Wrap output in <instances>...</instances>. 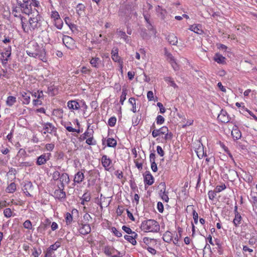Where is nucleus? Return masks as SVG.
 <instances>
[{"instance_id":"obj_1","label":"nucleus","mask_w":257,"mask_h":257,"mask_svg":"<svg viewBox=\"0 0 257 257\" xmlns=\"http://www.w3.org/2000/svg\"><path fill=\"white\" fill-rule=\"evenodd\" d=\"M43 19L38 11L30 17L28 22L26 18H22V26L25 33L38 32L41 30Z\"/></svg>"},{"instance_id":"obj_2","label":"nucleus","mask_w":257,"mask_h":257,"mask_svg":"<svg viewBox=\"0 0 257 257\" xmlns=\"http://www.w3.org/2000/svg\"><path fill=\"white\" fill-rule=\"evenodd\" d=\"M34 50H27L26 53L30 57L38 58L44 62L47 61L45 49L40 47L36 43L33 44Z\"/></svg>"},{"instance_id":"obj_3","label":"nucleus","mask_w":257,"mask_h":257,"mask_svg":"<svg viewBox=\"0 0 257 257\" xmlns=\"http://www.w3.org/2000/svg\"><path fill=\"white\" fill-rule=\"evenodd\" d=\"M141 229L145 232H157L160 230L159 223L154 219H148L143 221L141 225Z\"/></svg>"},{"instance_id":"obj_4","label":"nucleus","mask_w":257,"mask_h":257,"mask_svg":"<svg viewBox=\"0 0 257 257\" xmlns=\"http://www.w3.org/2000/svg\"><path fill=\"white\" fill-rule=\"evenodd\" d=\"M63 43L69 49H74L75 47V41L71 37L65 35L63 38Z\"/></svg>"},{"instance_id":"obj_5","label":"nucleus","mask_w":257,"mask_h":257,"mask_svg":"<svg viewBox=\"0 0 257 257\" xmlns=\"http://www.w3.org/2000/svg\"><path fill=\"white\" fill-rule=\"evenodd\" d=\"M51 154L50 153H43L37 159L36 164L41 166L45 164L50 160Z\"/></svg>"},{"instance_id":"obj_6","label":"nucleus","mask_w":257,"mask_h":257,"mask_svg":"<svg viewBox=\"0 0 257 257\" xmlns=\"http://www.w3.org/2000/svg\"><path fill=\"white\" fill-rule=\"evenodd\" d=\"M78 230L80 234L85 235L91 231V227L89 224L78 223Z\"/></svg>"},{"instance_id":"obj_7","label":"nucleus","mask_w":257,"mask_h":257,"mask_svg":"<svg viewBox=\"0 0 257 257\" xmlns=\"http://www.w3.org/2000/svg\"><path fill=\"white\" fill-rule=\"evenodd\" d=\"M44 134L46 133L53 134L56 133V128L50 122L44 123L43 124Z\"/></svg>"},{"instance_id":"obj_8","label":"nucleus","mask_w":257,"mask_h":257,"mask_svg":"<svg viewBox=\"0 0 257 257\" xmlns=\"http://www.w3.org/2000/svg\"><path fill=\"white\" fill-rule=\"evenodd\" d=\"M64 188L58 186V189H56L54 192V197L60 200L64 199L66 197L65 192L63 191Z\"/></svg>"},{"instance_id":"obj_9","label":"nucleus","mask_w":257,"mask_h":257,"mask_svg":"<svg viewBox=\"0 0 257 257\" xmlns=\"http://www.w3.org/2000/svg\"><path fill=\"white\" fill-rule=\"evenodd\" d=\"M217 119L219 121L223 123H227L229 121V117L227 112L223 109L220 111L218 115Z\"/></svg>"},{"instance_id":"obj_10","label":"nucleus","mask_w":257,"mask_h":257,"mask_svg":"<svg viewBox=\"0 0 257 257\" xmlns=\"http://www.w3.org/2000/svg\"><path fill=\"white\" fill-rule=\"evenodd\" d=\"M32 2L30 1L26 4L23 5V6H21L20 8L22 12V13L29 15L32 13Z\"/></svg>"},{"instance_id":"obj_11","label":"nucleus","mask_w":257,"mask_h":257,"mask_svg":"<svg viewBox=\"0 0 257 257\" xmlns=\"http://www.w3.org/2000/svg\"><path fill=\"white\" fill-rule=\"evenodd\" d=\"M118 49L117 47H113L111 50V58L115 62H118L122 65V61H120V57L118 55Z\"/></svg>"},{"instance_id":"obj_12","label":"nucleus","mask_w":257,"mask_h":257,"mask_svg":"<svg viewBox=\"0 0 257 257\" xmlns=\"http://www.w3.org/2000/svg\"><path fill=\"white\" fill-rule=\"evenodd\" d=\"M67 104L68 108L71 111L77 110L81 107V104L76 100H69Z\"/></svg>"},{"instance_id":"obj_13","label":"nucleus","mask_w":257,"mask_h":257,"mask_svg":"<svg viewBox=\"0 0 257 257\" xmlns=\"http://www.w3.org/2000/svg\"><path fill=\"white\" fill-rule=\"evenodd\" d=\"M231 136L235 140H238L241 137V133L237 125H235L233 126Z\"/></svg>"},{"instance_id":"obj_14","label":"nucleus","mask_w":257,"mask_h":257,"mask_svg":"<svg viewBox=\"0 0 257 257\" xmlns=\"http://www.w3.org/2000/svg\"><path fill=\"white\" fill-rule=\"evenodd\" d=\"M189 30L199 35H202L204 33V32L202 29V26L199 24H194L190 25Z\"/></svg>"},{"instance_id":"obj_15","label":"nucleus","mask_w":257,"mask_h":257,"mask_svg":"<svg viewBox=\"0 0 257 257\" xmlns=\"http://www.w3.org/2000/svg\"><path fill=\"white\" fill-rule=\"evenodd\" d=\"M112 161L106 155H103L101 158V164L106 170H108Z\"/></svg>"},{"instance_id":"obj_16","label":"nucleus","mask_w":257,"mask_h":257,"mask_svg":"<svg viewBox=\"0 0 257 257\" xmlns=\"http://www.w3.org/2000/svg\"><path fill=\"white\" fill-rule=\"evenodd\" d=\"M69 175L66 173H62L59 179V181L60 182V185L59 186H61L62 188H64L65 184H68L69 183Z\"/></svg>"},{"instance_id":"obj_17","label":"nucleus","mask_w":257,"mask_h":257,"mask_svg":"<svg viewBox=\"0 0 257 257\" xmlns=\"http://www.w3.org/2000/svg\"><path fill=\"white\" fill-rule=\"evenodd\" d=\"M144 182L148 185H151L154 183V178L150 172H146L145 173Z\"/></svg>"},{"instance_id":"obj_18","label":"nucleus","mask_w":257,"mask_h":257,"mask_svg":"<svg viewBox=\"0 0 257 257\" xmlns=\"http://www.w3.org/2000/svg\"><path fill=\"white\" fill-rule=\"evenodd\" d=\"M84 179V173L82 171L77 172L74 177V182L76 183L79 184L81 183Z\"/></svg>"},{"instance_id":"obj_19","label":"nucleus","mask_w":257,"mask_h":257,"mask_svg":"<svg viewBox=\"0 0 257 257\" xmlns=\"http://www.w3.org/2000/svg\"><path fill=\"white\" fill-rule=\"evenodd\" d=\"M213 60L218 64H224L226 63V58L221 54L216 53L213 57Z\"/></svg>"},{"instance_id":"obj_20","label":"nucleus","mask_w":257,"mask_h":257,"mask_svg":"<svg viewBox=\"0 0 257 257\" xmlns=\"http://www.w3.org/2000/svg\"><path fill=\"white\" fill-rule=\"evenodd\" d=\"M116 33L118 37L120 39H122L126 43H129L130 42V38L126 35L125 32L117 29Z\"/></svg>"},{"instance_id":"obj_21","label":"nucleus","mask_w":257,"mask_h":257,"mask_svg":"<svg viewBox=\"0 0 257 257\" xmlns=\"http://www.w3.org/2000/svg\"><path fill=\"white\" fill-rule=\"evenodd\" d=\"M92 67L98 68L101 63V60L98 57H92L89 61Z\"/></svg>"},{"instance_id":"obj_22","label":"nucleus","mask_w":257,"mask_h":257,"mask_svg":"<svg viewBox=\"0 0 257 257\" xmlns=\"http://www.w3.org/2000/svg\"><path fill=\"white\" fill-rule=\"evenodd\" d=\"M22 97L23 98V103L24 104H29L30 102V92H27L22 91L21 92Z\"/></svg>"},{"instance_id":"obj_23","label":"nucleus","mask_w":257,"mask_h":257,"mask_svg":"<svg viewBox=\"0 0 257 257\" xmlns=\"http://www.w3.org/2000/svg\"><path fill=\"white\" fill-rule=\"evenodd\" d=\"M126 3L127 6V9L128 10L133 11L136 9L137 7V0H128Z\"/></svg>"},{"instance_id":"obj_24","label":"nucleus","mask_w":257,"mask_h":257,"mask_svg":"<svg viewBox=\"0 0 257 257\" xmlns=\"http://www.w3.org/2000/svg\"><path fill=\"white\" fill-rule=\"evenodd\" d=\"M163 240L167 243H170L173 239L172 233L169 231L164 233L163 236Z\"/></svg>"},{"instance_id":"obj_25","label":"nucleus","mask_w":257,"mask_h":257,"mask_svg":"<svg viewBox=\"0 0 257 257\" xmlns=\"http://www.w3.org/2000/svg\"><path fill=\"white\" fill-rule=\"evenodd\" d=\"M167 40L169 43L172 45H176L178 43L177 37L174 34H169L167 37Z\"/></svg>"},{"instance_id":"obj_26","label":"nucleus","mask_w":257,"mask_h":257,"mask_svg":"<svg viewBox=\"0 0 257 257\" xmlns=\"http://www.w3.org/2000/svg\"><path fill=\"white\" fill-rule=\"evenodd\" d=\"M242 220V217L239 213H237L235 214L234 218L233 220V223L235 227H238L241 224Z\"/></svg>"},{"instance_id":"obj_27","label":"nucleus","mask_w":257,"mask_h":257,"mask_svg":"<svg viewBox=\"0 0 257 257\" xmlns=\"http://www.w3.org/2000/svg\"><path fill=\"white\" fill-rule=\"evenodd\" d=\"M93 133V131L92 130L91 131H86L84 134L80 135L79 140L80 141H82L86 139L87 138H88L89 137H91V135Z\"/></svg>"},{"instance_id":"obj_28","label":"nucleus","mask_w":257,"mask_h":257,"mask_svg":"<svg viewBox=\"0 0 257 257\" xmlns=\"http://www.w3.org/2000/svg\"><path fill=\"white\" fill-rule=\"evenodd\" d=\"M61 246V243L59 241H56L55 243L51 245L47 249L54 253L56 250Z\"/></svg>"},{"instance_id":"obj_29","label":"nucleus","mask_w":257,"mask_h":257,"mask_svg":"<svg viewBox=\"0 0 257 257\" xmlns=\"http://www.w3.org/2000/svg\"><path fill=\"white\" fill-rule=\"evenodd\" d=\"M16 101L17 99L16 97L9 96L7 98L6 103L8 106H12L16 102Z\"/></svg>"},{"instance_id":"obj_30","label":"nucleus","mask_w":257,"mask_h":257,"mask_svg":"<svg viewBox=\"0 0 257 257\" xmlns=\"http://www.w3.org/2000/svg\"><path fill=\"white\" fill-rule=\"evenodd\" d=\"M107 146L108 147L115 148L117 145L116 141L113 139L109 138L106 140Z\"/></svg>"},{"instance_id":"obj_31","label":"nucleus","mask_w":257,"mask_h":257,"mask_svg":"<svg viewBox=\"0 0 257 257\" xmlns=\"http://www.w3.org/2000/svg\"><path fill=\"white\" fill-rule=\"evenodd\" d=\"M16 190V184L13 182L8 185L6 191L9 193H13Z\"/></svg>"},{"instance_id":"obj_32","label":"nucleus","mask_w":257,"mask_h":257,"mask_svg":"<svg viewBox=\"0 0 257 257\" xmlns=\"http://www.w3.org/2000/svg\"><path fill=\"white\" fill-rule=\"evenodd\" d=\"M158 187L160 188V191L159 193L160 196L167 192L166 190V184L164 182L160 183Z\"/></svg>"},{"instance_id":"obj_33","label":"nucleus","mask_w":257,"mask_h":257,"mask_svg":"<svg viewBox=\"0 0 257 257\" xmlns=\"http://www.w3.org/2000/svg\"><path fill=\"white\" fill-rule=\"evenodd\" d=\"M50 17L51 18L53 19L54 21L60 19V17L58 12L56 10H53L51 11Z\"/></svg>"},{"instance_id":"obj_34","label":"nucleus","mask_w":257,"mask_h":257,"mask_svg":"<svg viewBox=\"0 0 257 257\" xmlns=\"http://www.w3.org/2000/svg\"><path fill=\"white\" fill-rule=\"evenodd\" d=\"M165 81L167 82L170 86L173 87L174 88H177L178 86L175 83L173 78L171 77H166L165 78Z\"/></svg>"},{"instance_id":"obj_35","label":"nucleus","mask_w":257,"mask_h":257,"mask_svg":"<svg viewBox=\"0 0 257 257\" xmlns=\"http://www.w3.org/2000/svg\"><path fill=\"white\" fill-rule=\"evenodd\" d=\"M164 135L165 136L163 138V140H164L165 143H167V142L171 141L173 138V134L172 132H169V131Z\"/></svg>"},{"instance_id":"obj_36","label":"nucleus","mask_w":257,"mask_h":257,"mask_svg":"<svg viewBox=\"0 0 257 257\" xmlns=\"http://www.w3.org/2000/svg\"><path fill=\"white\" fill-rule=\"evenodd\" d=\"M127 94V90L126 88L122 89V92L120 97V103L121 105L123 104L124 100L126 99V95Z\"/></svg>"},{"instance_id":"obj_37","label":"nucleus","mask_w":257,"mask_h":257,"mask_svg":"<svg viewBox=\"0 0 257 257\" xmlns=\"http://www.w3.org/2000/svg\"><path fill=\"white\" fill-rule=\"evenodd\" d=\"M65 221L67 225L70 224L73 220L72 215L69 212H67L65 214Z\"/></svg>"},{"instance_id":"obj_38","label":"nucleus","mask_w":257,"mask_h":257,"mask_svg":"<svg viewBox=\"0 0 257 257\" xmlns=\"http://www.w3.org/2000/svg\"><path fill=\"white\" fill-rule=\"evenodd\" d=\"M128 102L132 105L133 108L132 109V111L133 112H136L137 111V109L135 98L134 97H131L128 99Z\"/></svg>"},{"instance_id":"obj_39","label":"nucleus","mask_w":257,"mask_h":257,"mask_svg":"<svg viewBox=\"0 0 257 257\" xmlns=\"http://www.w3.org/2000/svg\"><path fill=\"white\" fill-rule=\"evenodd\" d=\"M54 25L59 30H61L63 27V23L61 19L54 21Z\"/></svg>"},{"instance_id":"obj_40","label":"nucleus","mask_w":257,"mask_h":257,"mask_svg":"<svg viewBox=\"0 0 257 257\" xmlns=\"http://www.w3.org/2000/svg\"><path fill=\"white\" fill-rule=\"evenodd\" d=\"M124 238L125 239L131 243L133 245H136L137 243L136 240L134 238L133 236H131L130 235H125L124 236Z\"/></svg>"},{"instance_id":"obj_41","label":"nucleus","mask_w":257,"mask_h":257,"mask_svg":"<svg viewBox=\"0 0 257 257\" xmlns=\"http://www.w3.org/2000/svg\"><path fill=\"white\" fill-rule=\"evenodd\" d=\"M86 143L89 145H95L96 144V141L93 139V134L91 137H89L86 140Z\"/></svg>"},{"instance_id":"obj_42","label":"nucleus","mask_w":257,"mask_h":257,"mask_svg":"<svg viewBox=\"0 0 257 257\" xmlns=\"http://www.w3.org/2000/svg\"><path fill=\"white\" fill-rule=\"evenodd\" d=\"M13 14L15 17L20 18L21 19V23L22 24V18H25L23 16H22L20 14H19V10L17 8H15L13 10Z\"/></svg>"},{"instance_id":"obj_43","label":"nucleus","mask_w":257,"mask_h":257,"mask_svg":"<svg viewBox=\"0 0 257 257\" xmlns=\"http://www.w3.org/2000/svg\"><path fill=\"white\" fill-rule=\"evenodd\" d=\"M81 199H83V200L85 201L86 202H89L91 199V196L90 193L88 191L86 192L83 194L82 197L80 198Z\"/></svg>"},{"instance_id":"obj_44","label":"nucleus","mask_w":257,"mask_h":257,"mask_svg":"<svg viewBox=\"0 0 257 257\" xmlns=\"http://www.w3.org/2000/svg\"><path fill=\"white\" fill-rule=\"evenodd\" d=\"M23 226L25 228L27 229H32V224L30 220H27L23 223Z\"/></svg>"},{"instance_id":"obj_45","label":"nucleus","mask_w":257,"mask_h":257,"mask_svg":"<svg viewBox=\"0 0 257 257\" xmlns=\"http://www.w3.org/2000/svg\"><path fill=\"white\" fill-rule=\"evenodd\" d=\"M85 6L82 4H79L77 5L76 11L79 15L81 14V12L85 10Z\"/></svg>"},{"instance_id":"obj_46","label":"nucleus","mask_w":257,"mask_h":257,"mask_svg":"<svg viewBox=\"0 0 257 257\" xmlns=\"http://www.w3.org/2000/svg\"><path fill=\"white\" fill-rule=\"evenodd\" d=\"M32 95L33 96H34L35 97H37V98L39 99L43 96V92L42 91H39L38 90L37 92H34L31 93Z\"/></svg>"},{"instance_id":"obj_47","label":"nucleus","mask_w":257,"mask_h":257,"mask_svg":"<svg viewBox=\"0 0 257 257\" xmlns=\"http://www.w3.org/2000/svg\"><path fill=\"white\" fill-rule=\"evenodd\" d=\"M112 250L113 249L110 246H107L104 247V252L106 255L110 256L113 252Z\"/></svg>"},{"instance_id":"obj_48","label":"nucleus","mask_w":257,"mask_h":257,"mask_svg":"<svg viewBox=\"0 0 257 257\" xmlns=\"http://www.w3.org/2000/svg\"><path fill=\"white\" fill-rule=\"evenodd\" d=\"M116 122V118L114 116L111 117L108 120V124L111 126L113 127L114 126Z\"/></svg>"},{"instance_id":"obj_49","label":"nucleus","mask_w":257,"mask_h":257,"mask_svg":"<svg viewBox=\"0 0 257 257\" xmlns=\"http://www.w3.org/2000/svg\"><path fill=\"white\" fill-rule=\"evenodd\" d=\"M60 174L58 171L55 170L52 174V176L54 180L57 181L59 180L60 178Z\"/></svg>"},{"instance_id":"obj_50","label":"nucleus","mask_w":257,"mask_h":257,"mask_svg":"<svg viewBox=\"0 0 257 257\" xmlns=\"http://www.w3.org/2000/svg\"><path fill=\"white\" fill-rule=\"evenodd\" d=\"M226 185L224 184H223L221 185H217L215 188V190L217 193H219L221 192L222 191L225 190L226 189Z\"/></svg>"},{"instance_id":"obj_51","label":"nucleus","mask_w":257,"mask_h":257,"mask_svg":"<svg viewBox=\"0 0 257 257\" xmlns=\"http://www.w3.org/2000/svg\"><path fill=\"white\" fill-rule=\"evenodd\" d=\"M165 55L166 57H167V60L169 61V62L173 61L175 60L174 57L173 56L172 54L168 52L167 50L165 49Z\"/></svg>"},{"instance_id":"obj_52","label":"nucleus","mask_w":257,"mask_h":257,"mask_svg":"<svg viewBox=\"0 0 257 257\" xmlns=\"http://www.w3.org/2000/svg\"><path fill=\"white\" fill-rule=\"evenodd\" d=\"M4 214L6 217L9 218L12 215V212L10 208H8L4 210Z\"/></svg>"},{"instance_id":"obj_53","label":"nucleus","mask_w":257,"mask_h":257,"mask_svg":"<svg viewBox=\"0 0 257 257\" xmlns=\"http://www.w3.org/2000/svg\"><path fill=\"white\" fill-rule=\"evenodd\" d=\"M229 173L231 176V179H232V180H235L236 178L238 177L237 172L234 170H229Z\"/></svg>"},{"instance_id":"obj_54","label":"nucleus","mask_w":257,"mask_h":257,"mask_svg":"<svg viewBox=\"0 0 257 257\" xmlns=\"http://www.w3.org/2000/svg\"><path fill=\"white\" fill-rule=\"evenodd\" d=\"M159 135H165L167 132L169 131L168 128L167 126H164L158 129Z\"/></svg>"},{"instance_id":"obj_55","label":"nucleus","mask_w":257,"mask_h":257,"mask_svg":"<svg viewBox=\"0 0 257 257\" xmlns=\"http://www.w3.org/2000/svg\"><path fill=\"white\" fill-rule=\"evenodd\" d=\"M111 231L113 233V234L117 237H121L122 236V234L121 232L117 230L115 227H112L111 228Z\"/></svg>"},{"instance_id":"obj_56","label":"nucleus","mask_w":257,"mask_h":257,"mask_svg":"<svg viewBox=\"0 0 257 257\" xmlns=\"http://www.w3.org/2000/svg\"><path fill=\"white\" fill-rule=\"evenodd\" d=\"M217 192L214 190V191H209L208 192V195L209 199L213 200L216 196Z\"/></svg>"},{"instance_id":"obj_57","label":"nucleus","mask_w":257,"mask_h":257,"mask_svg":"<svg viewBox=\"0 0 257 257\" xmlns=\"http://www.w3.org/2000/svg\"><path fill=\"white\" fill-rule=\"evenodd\" d=\"M164 118L160 115L157 116L156 118V122L158 124H162L164 122Z\"/></svg>"},{"instance_id":"obj_58","label":"nucleus","mask_w":257,"mask_h":257,"mask_svg":"<svg viewBox=\"0 0 257 257\" xmlns=\"http://www.w3.org/2000/svg\"><path fill=\"white\" fill-rule=\"evenodd\" d=\"M152 6L149 3H147L144 6L143 8V12L145 11L146 13H148V11L152 8Z\"/></svg>"},{"instance_id":"obj_59","label":"nucleus","mask_w":257,"mask_h":257,"mask_svg":"<svg viewBox=\"0 0 257 257\" xmlns=\"http://www.w3.org/2000/svg\"><path fill=\"white\" fill-rule=\"evenodd\" d=\"M192 215H193V219L194 221V223L195 224H197L198 219V214L195 210H193Z\"/></svg>"},{"instance_id":"obj_60","label":"nucleus","mask_w":257,"mask_h":257,"mask_svg":"<svg viewBox=\"0 0 257 257\" xmlns=\"http://www.w3.org/2000/svg\"><path fill=\"white\" fill-rule=\"evenodd\" d=\"M170 63L171 64L172 68L175 71H177L179 69V66L177 64L175 60L170 62Z\"/></svg>"},{"instance_id":"obj_61","label":"nucleus","mask_w":257,"mask_h":257,"mask_svg":"<svg viewBox=\"0 0 257 257\" xmlns=\"http://www.w3.org/2000/svg\"><path fill=\"white\" fill-rule=\"evenodd\" d=\"M157 153L161 157L164 156V152L161 146H158L157 147Z\"/></svg>"},{"instance_id":"obj_62","label":"nucleus","mask_w":257,"mask_h":257,"mask_svg":"<svg viewBox=\"0 0 257 257\" xmlns=\"http://www.w3.org/2000/svg\"><path fill=\"white\" fill-rule=\"evenodd\" d=\"M157 209L160 213H162L164 211V206L162 202H159L157 204Z\"/></svg>"},{"instance_id":"obj_63","label":"nucleus","mask_w":257,"mask_h":257,"mask_svg":"<svg viewBox=\"0 0 257 257\" xmlns=\"http://www.w3.org/2000/svg\"><path fill=\"white\" fill-rule=\"evenodd\" d=\"M147 98L149 101H152L154 98V93L152 91H149L147 93Z\"/></svg>"},{"instance_id":"obj_64","label":"nucleus","mask_w":257,"mask_h":257,"mask_svg":"<svg viewBox=\"0 0 257 257\" xmlns=\"http://www.w3.org/2000/svg\"><path fill=\"white\" fill-rule=\"evenodd\" d=\"M251 199L253 207H255L256 208H257V196H252Z\"/></svg>"}]
</instances>
